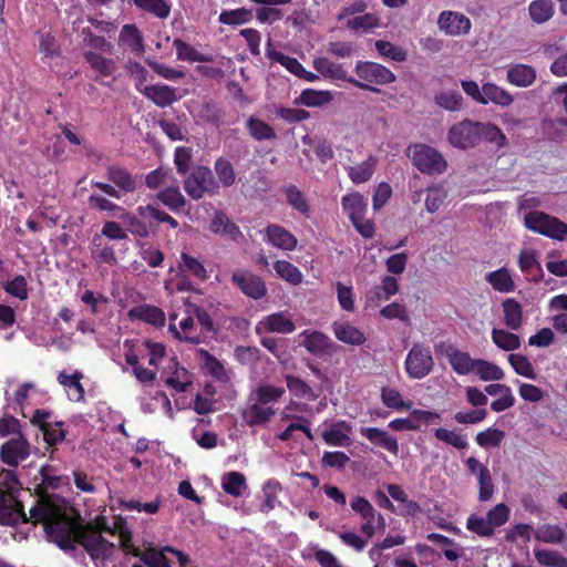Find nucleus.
<instances>
[{
  "label": "nucleus",
  "mask_w": 567,
  "mask_h": 567,
  "mask_svg": "<svg viewBox=\"0 0 567 567\" xmlns=\"http://www.w3.org/2000/svg\"><path fill=\"white\" fill-rule=\"evenodd\" d=\"M565 530L558 525L544 524L539 526L534 536L537 540L547 544H559L563 542Z\"/></svg>",
  "instance_id": "nucleus-54"
},
{
  "label": "nucleus",
  "mask_w": 567,
  "mask_h": 567,
  "mask_svg": "<svg viewBox=\"0 0 567 567\" xmlns=\"http://www.w3.org/2000/svg\"><path fill=\"white\" fill-rule=\"evenodd\" d=\"M535 558L539 565L546 567H567V558L553 549H535Z\"/></svg>",
  "instance_id": "nucleus-58"
},
{
  "label": "nucleus",
  "mask_w": 567,
  "mask_h": 567,
  "mask_svg": "<svg viewBox=\"0 0 567 567\" xmlns=\"http://www.w3.org/2000/svg\"><path fill=\"white\" fill-rule=\"evenodd\" d=\"M511 508L505 503H497L482 516L472 513L466 518V529L482 538L492 537L495 532L506 525L511 518Z\"/></svg>",
  "instance_id": "nucleus-4"
},
{
  "label": "nucleus",
  "mask_w": 567,
  "mask_h": 567,
  "mask_svg": "<svg viewBox=\"0 0 567 567\" xmlns=\"http://www.w3.org/2000/svg\"><path fill=\"white\" fill-rule=\"evenodd\" d=\"M286 199L287 203L297 212L305 215L306 217L310 216V206L302 194V192L293 185H290L286 188Z\"/></svg>",
  "instance_id": "nucleus-52"
},
{
  "label": "nucleus",
  "mask_w": 567,
  "mask_h": 567,
  "mask_svg": "<svg viewBox=\"0 0 567 567\" xmlns=\"http://www.w3.org/2000/svg\"><path fill=\"white\" fill-rule=\"evenodd\" d=\"M434 436L457 450H465L468 446V442L465 435H462L453 430L444 427L435 429Z\"/></svg>",
  "instance_id": "nucleus-60"
},
{
  "label": "nucleus",
  "mask_w": 567,
  "mask_h": 567,
  "mask_svg": "<svg viewBox=\"0 0 567 567\" xmlns=\"http://www.w3.org/2000/svg\"><path fill=\"white\" fill-rule=\"evenodd\" d=\"M355 74L363 82L370 84L384 85L395 81V74L382 64L370 61H358L354 68Z\"/></svg>",
  "instance_id": "nucleus-13"
},
{
  "label": "nucleus",
  "mask_w": 567,
  "mask_h": 567,
  "mask_svg": "<svg viewBox=\"0 0 567 567\" xmlns=\"http://www.w3.org/2000/svg\"><path fill=\"white\" fill-rule=\"evenodd\" d=\"M331 328L334 337L340 342L350 346H361L367 340L364 333L349 321H336Z\"/></svg>",
  "instance_id": "nucleus-24"
},
{
  "label": "nucleus",
  "mask_w": 567,
  "mask_h": 567,
  "mask_svg": "<svg viewBox=\"0 0 567 567\" xmlns=\"http://www.w3.org/2000/svg\"><path fill=\"white\" fill-rule=\"evenodd\" d=\"M58 497L56 495L43 496L37 501L34 507L44 498ZM33 506L30 508V511ZM31 520L32 523H42L37 520L32 515L28 517L20 501L11 493L0 492V524L2 525H17L19 523H25Z\"/></svg>",
  "instance_id": "nucleus-9"
},
{
  "label": "nucleus",
  "mask_w": 567,
  "mask_h": 567,
  "mask_svg": "<svg viewBox=\"0 0 567 567\" xmlns=\"http://www.w3.org/2000/svg\"><path fill=\"white\" fill-rule=\"evenodd\" d=\"M321 437L330 446H348L351 443L352 426L344 420L324 422L321 425Z\"/></svg>",
  "instance_id": "nucleus-19"
},
{
  "label": "nucleus",
  "mask_w": 567,
  "mask_h": 567,
  "mask_svg": "<svg viewBox=\"0 0 567 567\" xmlns=\"http://www.w3.org/2000/svg\"><path fill=\"white\" fill-rule=\"evenodd\" d=\"M409 157L423 174L440 175L447 168V162L435 148L425 144H415L409 148Z\"/></svg>",
  "instance_id": "nucleus-7"
},
{
  "label": "nucleus",
  "mask_w": 567,
  "mask_h": 567,
  "mask_svg": "<svg viewBox=\"0 0 567 567\" xmlns=\"http://www.w3.org/2000/svg\"><path fill=\"white\" fill-rule=\"evenodd\" d=\"M84 56L90 66L102 76H111L116 71L115 61L103 56L101 53L85 51Z\"/></svg>",
  "instance_id": "nucleus-38"
},
{
  "label": "nucleus",
  "mask_w": 567,
  "mask_h": 567,
  "mask_svg": "<svg viewBox=\"0 0 567 567\" xmlns=\"http://www.w3.org/2000/svg\"><path fill=\"white\" fill-rule=\"evenodd\" d=\"M284 388L274 386L270 384L258 385L250 394V401H256L265 405L278 401L285 394Z\"/></svg>",
  "instance_id": "nucleus-44"
},
{
  "label": "nucleus",
  "mask_w": 567,
  "mask_h": 567,
  "mask_svg": "<svg viewBox=\"0 0 567 567\" xmlns=\"http://www.w3.org/2000/svg\"><path fill=\"white\" fill-rule=\"evenodd\" d=\"M173 47L176 50L177 60L181 61L212 62L214 60L213 55L199 52L195 47L182 41L181 39H175L173 41Z\"/></svg>",
  "instance_id": "nucleus-35"
},
{
  "label": "nucleus",
  "mask_w": 567,
  "mask_h": 567,
  "mask_svg": "<svg viewBox=\"0 0 567 567\" xmlns=\"http://www.w3.org/2000/svg\"><path fill=\"white\" fill-rule=\"evenodd\" d=\"M508 362L514 371L527 379L535 380L537 374L532 362L523 354L512 353L508 355Z\"/></svg>",
  "instance_id": "nucleus-59"
},
{
  "label": "nucleus",
  "mask_w": 567,
  "mask_h": 567,
  "mask_svg": "<svg viewBox=\"0 0 567 567\" xmlns=\"http://www.w3.org/2000/svg\"><path fill=\"white\" fill-rule=\"evenodd\" d=\"M492 340L497 348L504 351H514L520 347L519 337L504 329H493Z\"/></svg>",
  "instance_id": "nucleus-49"
},
{
  "label": "nucleus",
  "mask_w": 567,
  "mask_h": 567,
  "mask_svg": "<svg viewBox=\"0 0 567 567\" xmlns=\"http://www.w3.org/2000/svg\"><path fill=\"white\" fill-rule=\"evenodd\" d=\"M118 542L121 546L128 553L133 554L136 557H140L141 560L147 565V567H169L171 561L166 557V554L169 553L176 557L177 563L185 567L189 563V557L173 547L166 546L162 548L161 550H157L155 548H150L143 553H141L137 549H134L131 540L132 535L127 529L120 528L118 535H117Z\"/></svg>",
  "instance_id": "nucleus-5"
},
{
  "label": "nucleus",
  "mask_w": 567,
  "mask_h": 567,
  "mask_svg": "<svg viewBox=\"0 0 567 567\" xmlns=\"http://www.w3.org/2000/svg\"><path fill=\"white\" fill-rule=\"evenodd\" d=\"M265 240L274 247L282 250H293L298 240L289 230L279 225H269L265 229Z\"/></svg>",
  "instance_id": "nucleus-22"
},
{
  "label": "nucleus",
  "mask_w": 567,
  "mask_h": 567,
  "mask_svg": "<svg viewBox=\"0 0 567 567\" xmlns=\"http://www.w3.org/2000/svg\"><path fill=\"white\" fill-rule=\"evenodd\" d=\"M449 143L460 150L478 145V122L465 118L452 125L447 132Z\"/></svg>",
  "instance_id": "nucleus-12"
},
{
  "label": "nucleus",
  "mask_w": 567,
  "mask_h": 567,
  "mask_svg": "<svg viewBox=\"0 0 567 567\" xmlns=\"http://www.w3.org/2000/svg\"><path fill=\"white\" fill-rule=\"evenodd\" d=\"M482 381H501L504 379V371L495 363L476 359L474 372Z\"/></svg>",
  "instance_id": "nucleus-48"
},
{
  "label": "nucleus",
  "mask_w": 567,
  "mask_h": 567,
  "mask_svg": "<svg viewBox=\"0 0 567 567\" xmlns=\"http://www.w3.org/2000/svg\"><path fill=\"white\" fill-rule=\"evenodd\" d=\"M199 361L202 368L213 377L218 380H227V372L224 365L213 355H210L207 351H199Z\"/></svg>",
  "instance_id": "nucleus-55"
},
{
  "label": "nucleus",
  "mask_w": 567,
  "mask_h": 567,
  "mask_svg": "<svg viewBox=\"0 0 567 567\" xmlns=\"http://www.w3.org/2000/svg\"><path fill=\"white\" fill-rule=\"evenodd\" d=\"M193 307L192 303L184 301L181 306L175 307L169 315V331L175 338L190 342L200 343L203 341L202 333H198V328L194 322V313L188 311Z\"/></svg>",
  "instance_id": "nucleus-6"
},
{
  "label": "nucleus",
  "mask_w": 567,
  "mask_h": 567,
  "mask_svg": "<svg viewBox=\"0 0 567 567\" xmlns=\"http://www.w3.org/2000/svg\"><path fill=\"white\" fill-rule=\"evenodd\" d=\"M179 267L183 271L188 272L199 280L208 279V272L204 267L203 262L195 257L189 256L186 252L181 255Z\"/></svg>",
  "instance_id": "nucleus-57"
},
{
  "label": "nucleus",
  "mask_w": 567,
  "mask_h": 567,
  "mask_svg": "<svg viewBox=\"0 0 567 567\" xmlns=\"http://www.w3.org/2000/svg\"><path fill=\"white\" fill-rule=\"evenodd\" d=\"M524 225L532 231L556 240H565L567 238V224L543 212L534 210L528 213L524 217Z\"/></svg>",
  "instance_id": "nucleus-8"
},
{
  "label": "nucleus",
  "mask_w": 567,
  "mask_h": 567,
  "mask_svg": "<svg viewBox=\"0 0 567 567\" xmlns=\"http://www.w3.org/2000/svg\"><path fill=\"white\" fill-rule=\"evenodd\" d=\"M221 487L227 494L240 497L247 491L246 478L239 472H229L223 476Z\"/></svg>",
  "instance_id": "nucleus-42"
},
{
  "label": "nucleus",
  "mask_w": 567,
  "mask_h": 567,
  "mask_svg": "<svg viewBox=\"0 0 567 567\" xmlns=\"http://www.w3.org/2000/svg\"><path fill=\"white\" fill-rule=\"evenodd\" d=\"M286 383L288 390L297 398L315 400L316 394L313 390L301 379L293 375H286Z\"/></svg>",
  "instance_id": "nucleus-62"
},
{
  "label": "nucleus",
  "mask_w": 567,
  "mask_h": 567,
  "mask_svg": "<svg viewBox=\"0 0 567 567\" xmlns=\"http://www.w3.org/2000/svg\"><path fill=\"white\" fill-rule=\"evenodd\" d=\"M404 365L411 379L421 380L425 378L431 373L434 365L430 349L420 343L414 344L405 358Z\"/></svg>",
  "instance_id": "nucleus-10"
},
{
  "label": "nucleus",
  "mask_w": 567,
  "mask_h": 567,
  "mask_svg": "<svg viewBox=\"0 0 567 567\" xmlns=\"http://www.w3.org/2000/svg\"><path fill=\"white\" fill-rule=\"evenodd\" d=\"M125 361L132 367L133 374L142 382H153L159 364L166 363V351L164 344L153 341L132 343L124 342Z\"/></svg>",
  "instance_id": "nucleus-3"
},
{
  "label": "nucleus",
  "mask_w": 567,
  "mask_h": 567,
  "mask_svg": "<svg viewBox=\"0 0 567 567\" xmlns=\"http://www.w3.org/2000/svg\"><path fill=\"white\" fill-rule=\"evenodd\" d=\"M504 322L512 330L519 329L524 323L523 308L519 302L513 298L504 300L502 303Z\"/></svg>",
  "instance_id": "nucleus-36"
},
{
  "label": "nucleus",
  "mask_w": 567,
  "mask_h": 567,
  "mask_svg": "<svg viewBox=\"0 0 567 567\" xmlns=\"http://www.w3.org/2000/svg\"><path fill=\"white\" fill-rule=\"evenodd\" d=\"M142 94L159 107L169 106L178 99L174 87L163 84L150 85Z\"/></svg>",
  "instance_id": "nucleus-28"
},
{
  "label": "nucleus",
  "mask_w": 567,
  "mask_h": 567,
  "mask_svg": "<svg viewBox=\"0 0 567 567\" xmlns=\"http://www.w3.org/2000/svg\"><path fill=\"white\" fill-rule=\"evenodd\" d=\"M120 41L131 51L142 53L144 51L143 37L134 24H125L120 33Z\"/></svg>",
  "instance_id": "nucleus-47"
},
{
  "label": "nucleus",
  "mask_w": 567,
  "mask_h": 567,
  "mask_svg": "<svg viewBox=\"0 0 567 567\" xmlns=\"http://www.w3.org/2000/svg\"><path fill=\"white\" fill-rule=\"evenodd\" d=\"M437 351L443 354L458 375H467L474 372L475 361L468 352L460 350L453 344L442 343Z\"/></svg>",
  "instance_id": "nucleus-15"
},
{
  "label": "nucleus",
  "mask_w": 567,
  "mask_h": 567,
  "mask_svg": "<svg viewBox=\"0 0 567 567\" xmlns=\"http://www.w3.org/2000/svg\"><path fill=\"white\" fill-rule=\"evenodd\" d=\"M281 491L280 483L276 480H268L262 486V494L265 497L264 503L260 505V511L268 513L275 508L277 495Z\"/></svg>",
  "instance_id": "nucleus-63"
},
{
  "label": "nucleus",
  "mask_w": 567,
  "mask_h": 567,
  "mask_svg": "<svg viewBox=\"0 0 567 567\" xmlns=\"http://www.w3.org/2000/svg\"><path fill=\"white\" fill-rule=\"evenodd\" d=\"M73 508L61 497L44 498L31 509L37 520L43 522L48 536L61 547L81 544L93 559H105L114 548V543L106 540L102 532L112 536L115 534L103 517H97L95 524L80 526L73 519Z\"/></svg>",
  "instance_id": "nucleus-1"
},
{
  "label": "nucleus",
  "mask_w": 567,
  "mask_h": 567,
  "mask_svg": "<svg viewBox=\"0 0 567 567\" xmlns=\"http://www.w3.org/2000/svg\"><path fill=\"white\" fill-rule=\"evenodd\" d=\"M277 275L287 282L297 286L302 281L301 271L287 260H277L274 264Z\"/></svg>",
  "instance_id": "nucleus-53"
},
{
  "label": "nucleus",
  "mask_w": 567,
  "mask_h": 567,
  "mask_svg": "<svg viewBox=\"0 0 567 567\" xmlns=\"http://www.w3.org/2000/svg\"><path fill=\"white\" fill-rule=\"evenodd\" d=\"M30 456V443L28 440L18 435L0 446L1 461L10 466H18Z\"/></svg>",
  "instance_id": "nucleus-16"
},
{
  "label": "nucleus",
  "mask_w": 567,
  "mask_h": 567,
  "mask_svg": "<svg viewBox=\"0 0 567 567\" xmlns=\"http://www.w3.org/2000/svg\"><path fill=\"white\" fill-rule=\"evenodd\" d=\"M267 55L271 61L278 62L295 76L308 82H316L319 80V78L329 81L342 80L355 85L359 89L368 90L371 92H379L378 89L369 86L368 84L349 76L342 64L332 62L326 56H317L312 61L313 69L319 73V75H317L310 71H307L297 59L288 56L282 52L268 50Z\"/></svg>",
  "instance_id": "nucleus-2"
},
{
  "label": "nucleus",
  "mask_w": 567,
  "mask_h": 567,
  "mask_svg": "<svg viewBox=\"0 0 567 567\" xmlns=\"http://www.w3.org/2000/svg\"><path fill=\"white\" fill-rule=\"evenodd\" d=\"M142 10L148 11L159 19H166L171 13V6L166 0H133Z\"/></svg>",
  "instance_id": "nucleus-61"
},
{
  "label": "nucleus",
  "mask_w": 567,
  "mask_h": 567,
  "mask_svg": "<svg viewBox=\"0 0 567 567\" xmlns=\"http://www.w3.org/2000/svg\"><path fill=\"white\" fill-rule=\"evenodd\" d=\"M447 198V190L443 185H432L426 189L425 209L433 214L437 212Z\"/></svg>",
  "instance_id": "nucleus-50"
},
{
  "label": "nucleus",
  "mask_w": 567,
  "mask_h": 567,
  "mask_svg": "<svg viewBox=\"0 0 567 567\" xmlns=\"http://www.w3.org/2000/svg\"><path fill=\"white\" fill-rule=\"evenodd\" d=\"M439 29L450 37H462L470 33L471 20L463 13L456 11H442L437 19Z\"/></svg>",
  "instance_id": "nucleus-17"
},
{
  "label": "nucleus",
  "mask_w": 567,
  "mask_h": 567,
  "mask_svg": "<svg viewBox=\"0 0 567 567\" xmlns=\"http://www.w3.org/2000/svg\"><path fill=\"white\" fill-rule=\"evenodd\" d=\"M332 100L333 94L331 91L306 89L295 99L293 103L307 107H321L332 102Z\"/></svg>",
  "instance_id": "nucleus-32"
},
{
  "label": "nucleus",
  "mask_w": 567,
  "mask_h": 567,
  "mask_svg": "<svg viewBox=\"0 0 567 567\" xmlns=\"http://www.w3.org/2000/svg\"><path fill=\"white\" fill-rule=\"evenodd\" d=\"M184 189L190 198L198 200L203 198L205 194L215 193L217 185L210 169L199 166L193 169L184 179Z\"/></svg>",
  "instance_id": "nucleus-11"
},
{
  "label": "nucleus",
  "mask_w": 567,
  "mask_h": 567,
  "mask_svg": "<svg viewBox=\"0 0 567 567\" xmlns=\"http://www.w3.org/2000/svg\"><path fill=\"white\" fill-rule=\"evenodd\" d=\"M250 402L244 411V419L249 426L265 425L275 416L276 409L272 405H265L256 401Z\"/></svg>",
  "instance_id": "nucleus-25"
},
{
  "label": "nucleus",
  "mask_w": 567,
  "mask_h": 567,
  "mask_svg": "<svg viewBox=\"0 0 567 567\" xmlns=\"http://www.w3.org/2000/svg\"><path fill=\"white\" fill-rule=\"evenodd\" d=\"M505 439V432L497 427H488L475 436L477 445L484 449L498 447Z\"/></svg>",
  "instance_id": "nucleus-56"
},
{
  "label": "nucleus",
  "mask_w": 567,
  "mask_h": 567,
  "mask_svg": "<svg viewBox=\"0 0 567 567\" xmlns=\"http://www.w3.org/2000/svg\"><path fill=\"white\" fill-rule=\"evenodd\" d=\"M116 217L125 223V225L127 226V230L131 234L137 235L140 237L148 236L150 227L141 217H138V215L127 213L126 210L123 209V212L116 214Z\"/></svg>",
  "instance_id": "nucleus-51"
},
{
  "label": "nucleus",
  "mask_w": 567,
  "mask_h": 567,
  "mask_svg": "<svg viewBox=\"0 0 567 567\" xmlns=\"http://www.w3.org/2000/svg\"><path fill=\"white\" fill-rule=\"evenodd\" d=\"M162 381L176 392H185L193 383V375L175 357L168 358L161 372Z\"/></svg>",
  "instance_id": "nucleus-14"
},
{
  "label": "nucleus",
  "mask_w": 567,
  "mask_h": 567,
  "mask_svg": "<svg viewBox=\"0 0 567 567\" xmlns=\"http://www.w3.org/2000/svg\"><path fill=\"white\" fill-rule=\"evenodd\" d=\"M381 25V18L377 13H364L349 18L347 27L355 32H370Z\"/></svg>",
  "instance_id": "nucleus-40"
},
{
  "label": "nucleus",
  "mask_w": 567,
  "mask_h": 567,
  "mask_svg": "<svg viewBox=\"0 0 567 567\" xmlns=\"http://www.w3.org/2000/svg\"><path fill=\"white\" fill-rule=\"evenodd\" d=\"M530 19L538 24L549 21L555 13L551 0H533L528 6Z\"/></svg>",
  "instance_id": "nucleus-39"
},
{
  "label": "nucleus",
  "mask_w": 567,
  "mask_h": 567,
  "mask_svg": "<svg viewBox=\"0 0 567 567\" xmlns=\"http://www.w3.org/2000/svg\"><path fill=\"white\" fill-rule=\"evenodd\" d=\"M209 229L216 235L225 236L230 239H237L241 235L239 228L223 213H217L214 216Z\"/></svg>",
  "instance_id": "nucleus-37"
},
{
  "label": "nucleus",
  "mask_w": 567,
  "mask_h": 567,
  "mask_svg": "<svg viewBox=\"0 0 567 567\" xmlns=\"http://www.w3.org/2000/svg\"><path fill=\"white\" fill-rule=\"evenodd\" d=\"M434 102L440 107L455 112L460 111L464 106V99L460 92L455 90H442L434 95Z\"/></svg>",
  "instance_id": "nucleus-41"
},
{
  "label": "nucleus",
  "mask_w": 567,
  "mask_h": 567,
  "mask_svg": "<svg viewBox=\"0 0 567 567\" xmlns=\"http://www.w3.org/2000/svg\"><path fill=\"white\" fill-rule=\"evenodd\" d=\"M231 280L246 296L252 299H260L267 292L265 282L249 271L237 270L233 274Z\"/></svg>",
  "instance_id": "nucleus-20"
},
{
  "label": "nucleus",
  "mask_w": 567,
  "mask_h": 567,
  "mask_svg": "<svg viewBox=\"0 0 567 567\" xmlns=\"http://www.w3.org/2000/svg\"><path fill=\"white\" fill-rule=\"evenodd\" d=\"M482 140L494 143L497 147H504L507 145L505 134L493 123L478 122V143Z\"/></svg>",
  "instance_id": "nucleus-46"
},
{
  "label": "nucleus",
  "mask_w": 567,
  "mask_h": 567,
  "mask_svg": "<svg viewBox=\"0 0 567 567\" xmlns=\"http://www.w3.org/2000/svg\"><path fill=\"white\" fill-rule=\"evenodd\" d=\"M252 19V12L245 8L223 11L219 21L224 24L239 25L249 22Z\"/></svg>",
  "instance_id": "nucleus-64"
},
{
  "label": "nucleus",
  "mask_w": 567,
  "mask_h": 567,
  "mask_svg": "<svg viewBox=\"0 0 567 567\" xmlns=\"http://www.w3.org/2000/svg\"><path fill=\"white\" fill-rule=\"evenodd\" d=\"M128 317L131 319H137L155 327H163L166 320L165 313L162 309L150 305H141L132 308L128 311Z\"/></svg>",
  "instance_id": "nucleus-30"
},
{
  "label": "nucleus",
  "mask_w": 567,
  "mask_h": 567,
  "mask_svg": "<svg viewBox=\"0 0 567 567\" xmlns=\"http://www.w3.org/2000/svg\"><path fill=\"white\" fill-rule=\"evenodd\" d=\"M486 281L498 292H511L515 289L514 281L506 268H501L488 272L485 277Z\"/></svg>",
  "instance_id": "nucleus-43"
},
{
  "label": "nucleus",
  "mask_w": 567,
  "mask_h": 567,
  "mask_svg": "<svg viewBox=\"0 0 567 567\" xmlns=\"http://www.w3.org/2000/svg\"><path fill=\"white\" fill-rule=\"evenodd\" d=\"M506 80L517 87H528L536 80V70L527 64H513L507 69Z\"/></svg>",
  "instance_id": "nucleus-27"
},
{
  "label": "nucleus",
  "mask_w": 567,
  "mask_h": 567,
  "mask_svg": "<svg viewBox=\"0 0 567 567\" xmlns=\"http://www.w3.org/2000/svg\"><path fill=\"white\" fill-rule=\"evenodd\" d=\"M382 403L398 412L409 411L412 409V401L404 400L402 394L394 388H383L381 391Z\"/></svg>",
  "instance_id": "nucleus-45"
},
{
  "label": "nucleus",
  "mask_w": 567,
  "mask_h": 567,
  "mask_svg": "<svg viewBox=\"0 0 567 567\" xmlns=\"http://www.w3.org/2000/svg\"><path fill=\"white\" fill-rule=\"evenodd\" d=\"M297 342L313 354L327 352L330 348V339L324 333L316 330L302 331L297 336Z\"/></svg>",
  "instance_id": "nucleus-23"
},
{
  "label": "nucleus",
  "mask_w": 567,
  "mask_h": 567,
  "mask_svg": "<svg viewBox=\"0 0 567 567\" xmlns=\"http://www.w3.org/2000/svg\"><path fill=\"white\" fill-rule=\"evenodd\" d=\"M514 102L513 95L502 86L487 82L483 84L482 104L494 103L498 106L506 107Z\"/></svg>",
  "instance_id": "nucleus-33"
},
{
  "label": "nucleus",
  "mask_w": 567,
  "mask_h": 567,
  "mask_svg": "<svg viewBox=\"0 0 567 567\" xmlns=\"http://www.w3.org/2000/svg\"><path fill=\"white\" fill-rule=\"evenodd\" d=\"M378 164L379 157L374 154H369L361 163L347 166L346 171L350 181L355 185H360L373 177Z\"/></svg>",
  "instance_id": "nucleus-21"
},
{
  "label": "nucleus",
  "mask_w": 567,
  "mask_h": 567,
  "mask_svg": "<svg viewBox=\"0 0 567 567\" xmlns=\"http://www.w3.org/2000/svg\"><path fill=\"white\" fill-rule=\"evenodd\" d=\"M296 330V324L287 311H278L265 316L256 326L257 333L289 334Z\"/></svg>",
  "instance_id": "nucleus-18"
},
{
  "label": "nucleus",
  "mask_w": 567,
  "mask_h": 567,
  "mask_svg": "<svg viewBox=\"0 0 567 567\" xmlns=\"http://www.w3.org/2000/svg\"><path fill=\"white\" fill-rule=\"evenodd\" d=\"M83 374L79 371L73 373L60 372L58 375L59 383L63 386L68 398L72 402H80L84 399V389L81 384Z\"/></svg>",
  "instance_id": "nucleus-26"
},
{
  "label": "nucleus",
  "mask_w": 567,
  "mask_h": 567,
  "mask_svg": "<svg viewBox=\"0 0 567 567\" xmlns=\"http://www.w3.org/2000/svg\"><path fill=\"white\" fill-rule=\"evenodd\" d=\"M341 205L350 220H357L360 216H365L367 198L359 192L344 195L341 199Z\"/></svg>",
  "instance_id": "nucleus-31"
},
{
  "label": "nucleus",
  "mask_w": 567,
  "mask_h": 567,
  "mask_svg": "<svg viewBox=\"0 0 567 567\" xmlns=\"http://www.w3.org/2000/svg\"><path fill=\"white\" fill-rule=\"evenodd\" d=\"M156 198L162 202L169 210L177 213L186 205V199L182 194L176 179L156 194Z\"/></svg>",
  "instance_id": "nucleus-29"
},
{
  "label": "nucleus",
  "mask_w": 567,
  "mask_h": 567,
  "mask_svg": "<svg viewBox=\"0 0 567 567\" xmlns=\"http://www.w3.org/2000/svg\"><path fill=\"white\" fill-rule=\"evenodd\" d=\"M361 434L371 443L382 446L393 455L399 453V443L395 437L389 435L385 431L378 427H364Z\"/></svg>",
  "instance_id": "nucleus-34"
}]
</instances>
